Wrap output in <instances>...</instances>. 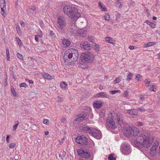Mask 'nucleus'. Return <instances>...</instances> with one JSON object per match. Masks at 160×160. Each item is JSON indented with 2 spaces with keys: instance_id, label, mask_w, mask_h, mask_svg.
Returning <instances> with one entry per match:
<instances>
[{
  "instance_id": "obj_4",
  "label": "nucleus",
  "mask_w": 160,
  "mask_h": 160,
  "mask_svg": "<svg viewBox=\"0 0 160 160\" xmlns=\"http://www.w3.org/2000/svg\"><path fill=\"white\" fill-rule=\"evenodd\" d=\"M81 61L83 63H90L93 61L94 56L92 53L87 51L82 52L81 55Z\"/></svg>"
},
{
  "instance_id": "obj_52",
  "label": "nucleus",
  "mask_w": 160,
  "mask_h": 160,
  "mask_svg": "<svg viewBox=\"0 0 160 160\" xmlns=\"http://www.w3.org/2000/svg\"><path fill=\"white\" fill-rule=\"evenodd\" d=\"M95 47L96 48L95 49L96 51H98L99 49V45L98 44H95Z\"/></svg>"
},
{
  "instance_id": "obj_41",
  "label": "nucleus",
  "mask_w": 160,
  "mask_h": 160,
  "mask_svg": "<svg viewBox=\"0 0 160 160\" xmlns=\"http://www.w3.org/2000/svg\"><path fill=\"white\" fill-rule=\"evenodd\" d=\"M17 40L18 45L19 46H21L22 44V42H21V40L18 38H17Z\"/></svg>"
},
{
  "instance_id": "obj_63",
  "label": "nucleus",
  "mask_w": 160,
  "mask_h": 160,
  "mask_svg": "<svg viewBox=\"0 0 160 160\" xmlns=\"http://www.w3.org/2000/svg\"><path fill=\"white\" fill-rule=\"evenodd\" d=\"M124 94L125 96L127 97L128 95V92L127 91H125L124 92Z\"/></svg>"
},
{
  "instance_id": "obj_26",
  "label": "nucleus",
  "mask_w": 160,
  "mask_h": 160,
  "mask_svg": "<svg viewBox=\"0 0 160 160\" xmlns=\"http://www.w3.org/2000/svg\"><path fill=\"white\" fill-rule=\"evenodd\" d=\"M105 39L107 42L111 43H113V40L112 38L107 37L105 38Z\"/></svg>"
},
{
  "instance_id": "obj_51",
  "label": "nucleus",
  "mask_w": 160,
  "mask_h": 160,
  "mask_svg": "<svg viewBox=\"0 0 160 160\" xmlns=\"http://www.w3.org/2000/svg\"><path fill=\"white\" fill-rule=\"evenodd\" d=\"M120 79L119 78H118V77L117 78H116V79L114 80V81H115V82H116V83H115L119 82H120Z\"/></svg>"
},
{
  "instance_id": "obj_22",
  "label": "nucleus",
  "mask_w": 160,
  "mask_h": 160,
  "mask_svg": "<svg viewBox=\"0 0 160 160\" xmlns=\"http://www.w3.org/2000/svg\"><path fill=\"white\" fill-rule=\"evenodd\" d=\"M42 75L43 77L45 79H52V77L48 73H43Z\"/></svg>"
},
{
  "instance_id": "obj_61",
  "label": "nucleus",
  "mask_w": 160,
  "mask_h": 160,
  "mask_svg": "<svg viewBox=\"0 0 160 160\" xmlns=\"http://www.w3.org/2000/svg\"><path fill=\"white\" fill-rule=\"evenodd\" d=\"M35 40L36 41H37V42L38 41V35H36V36H35Z\"/></svg>"
},
{
  "instance_id": "obj_55",
  "label": "nucleus",
  "mask_w": 160,
  "mask_h": 160,
  "mask_svg": "<svg viewBox=\"0 0 160 160\" xmlns=\"http://www.w3.org/2000/svg\"><path fill=\"white\" fill-rule=\"evenodd\" d=\"M138 110L141 112H144L145 111V110L144 108H138Z\"/></svg>"
},
{
  "instance_id": "obj_1",
  "label": "nucleus",
  "mask_w": 160,
  "mask_h": 160,
  "mask_svg": "<svg viewBox=\"0 0 160 160\" xmlns=\"http://www.w3.org/2000/svg\"><path fill=\"white\" fill-rule=\"evenodd\" d=\"M153 141L152 135L150 132L147 131L138 137L134 141V143L139 148H147L151 146Z\"/></svg>"
},
{
  "instance_id": "obj_5",
  "label": "nucleus",
  "mask_w": 160,
  "mask_h": 160,
  "mask_svg": "<svg viewBox=\"0 0 160 160\" xmlns=\"http://www.w3.org/2000/svg\"><path fill=\"white\" fill-rule=\"evenodd\" d=\"M121 149L122 153L125 155H129L131 152L130 146L126 142L122 144Z\"/></svg>"
},
{
  "instance_id": "obj_42",
  "label": "nucleus",
  "mask_w": 160,
  "mask_h": 160,
  "mask_svg": "<svg viewBox=\"0 0 160 160\" xmlns=\"http://www.w3.org/2000/svg\"><path fill=\"white\" fill-rule=\"evenodd\" d=\"M42 122L44 124L47 125L49 124V121L47 119H44L43 120Z\"/></svg>"
},
{
  "instance_id": "obj_44",
  "label": "nucleus",
  "mask_w": 160,
  "mask_h": 160,
  "mask_svg": "<svg viewBox=\"0 0 160 160\" xmlns=\"http://www.w3.org/2000/svg\"><path fill=\"white\" fill-rule=\"evenodd\" d=\"M18 124H19V123L18 122V121L17 123L13 126V131H15L16 130Z\"/></svg>"
},
{
  "instance_id": "obj_53",
  "label": "nucleus",
  "mask_w": 160,
  "mask_h": 160,
  "mask_svg": "<svg viewBox=\"0 0 160 160\" xmlns=\"http://www.w3.org/2000/svg\"><path fill=\"white\" fill-rule=\"evenodd\" d=\"M11 93L14 97H16L17 96L15 90L13 91L12 90V91H11Z\"/></svg>"
},
{
  "instance_id": "obj_10",
  "label": "nucleus",
  "mask_w": 160,
  "mask_h": 160,
  "mask_svg": "<svg viewBox=\"0 0 160 160\" xmlns=\"http://www.w3.org/2000/svg\"><path fill=\"white\" fill-rule=\"evenodd\" d=\"M158 145L159 143L157 141L153 143L149 151L151 156H154L156 154Z\"/></svg>"
},
{
  "instance_id": "obj_25",
  "label": "nucleus",
  "mask_w": 160,
  "mask_h": 160,
  "mask_svg": "<svg viewBox=\"0 0 160 160\" xmlns=\"http://www.w3.org/2000/svg\"><path fill=\"white\" fill-rule=\"evenodd\" d=\"M132 136H136L138 135L139 133V130L137 128H134Z\"/></svg>"
},
{
  "instance_id": "obj_34",
  "label": "nucleus",
  "mask_w": 160,
  "mask_h": 160,
  "mask_svg": "<svg viewBox=\"0 0 160 160\" xmlns=\"http://www.w3.org/2000/svg\"><path fill=\"white\" fill-rule=\"evenodd\" d=\"M75 141L76 143L80 144V135L77 136V138H75Z\"/></svg>"
},
{
  "instance_id": "obj_47",
  "label": "nucleus",
  "mask_w": 160,
  "mask_h": 160,
  "mask_svg": "<svg viewBox=\"0 0 160 160\" xmlns=\"http://www.w3.org/2000/svg\"><path fill=\"white\" fill-rule=\"evenodd\" d=\"M15 145L16 144L15 143H12L10 144L9 146V148H12L15 146Z\"/></svg>"
},
{
  "instance_id": "obj_58",
  "label": "nucleus",
  "mask_w": 160,
  "mask_h": 160,
  "mask_svg": "<svg viewBox=\"0 0 160 160\" xmlns=\"http://www.w3.org/2000/svg\"><path fill=\"white\" fill-rule=\"evenodd\" d=\"M7 78H6V80H5L4 82L3 83V85L5 87H6L7 86Z\"/></svg>"
},
{
  "instance_id": "obj_24",
  "label": "nucleus",
  "mask_w": 160,
  "mask_h": 160,
  "mask_svg": "<svg viewBox=\"0 0 160 160\" xmlns=\"http://www.w3.org/2000/svg\"><path fill=\"white\" fill-rule=\"evenodd\" d=\"M66 152L64 151H63V152H62L60 153H59V157L61 159H63L66 156Z\"/></svg>"
},
{
  "instance_id": "obj_56",
  "label": "nucleus",
  "mask_w": 160,
  "mask_h": 160,
  "mask_svg": "<svg viewBox=\"0 0 160 160\" xmlns=\"http://www.w3.org/2000/svg\"><path fill=\"white\" fill-rule=\"evenodd\" d=\"M20 24L22 27H24L26 25L25 23L22 21L21 22Z\"/></svg>"
},
{
  "instance_id": "obj_38",
  "label": "nucleus",
  "mask_w": 160,
  "mask_h": 160,
  "mask_svg": "<svg viewBox=\"0 0 160 160\" xmlns=\"http://www.w3.org/2000/svg\"><path fill=\"white\" fill-rule=\"evenodd\" d=\"M120 92V90H113V91H110L109 93L112 94H115L116 92Z\"/></svg>"
},
{
  "instance_id": "obj_8",
  "label": "nucleus",
  "mask_w": 160,
  "mask_h": 160,
  "mask_svg": "<svg viewBox=\"0 0 160 160\" xmlns=\"http://www.w3.org/2000/svg\"><path fill=\"white\" fill-rule=\"evenodd\" d=\"M58 19L57 22L58 25L57 26L59 28L62 29L66 25L65 18L63 17L60 16L58 17Z\"/></svg>"
},
{
  "instance_id": "obj_30",
  "label": "nucleus",
  "mask_w": 160,
  "mask_h": 160,
  "mask_svg": "<svg viewBox=\"0 0 160 160\" xmlns=\"http://www.w3.org/2000/svg\"><path fill=\"white\" fill-rule=\"evenodd\" d=\"M133 76V75L132 73L129 72L127 76V80H131L132 78V77Z\"/></svg>"
},
{
  "instance_id": "obj_18",
  "label": "nucleus",
  "mask_w": 160,
  "mask_h": 160,
  "mask_svg": "<svg viewBox=\"0 0 160 160\" xmlns=\"http://www.w3.org/2000/svg\"><path fill=\"white\" fill-rule=\"evenodd\" d=\"M95 97H101L102 98H107L108 95L106 94L103 92H102L98 93L95 95Z\"/></svg>"
},
{
  "instance_id": "obj_17",
  "label": "nucleus",
  "mask_w": 160,
  "mask_h": 160,
  "mask_svg": "<svg viewBox=\"0 0 160 160\" xmlns=\"http://www.w3.org/2000/svg\"><path fill=\"white\" fill-rule=\"evenodd\" d=\"M102 102L101 101L97 100L94 102L93 105L95 108H100L102 106Z\"/></svg>"
},
{
  "instance_id": "obj_27",
  "label": "nucleus",
  "mask_w": 160,
  "mask_h": 160,
  "mask_svg": "<svg viewBox=\"0 0 160 160\" xmlns=\"http://www.w3.org/2000/svg\"><path fill=\"white\" fill-rule=\"evenodd\" d=\"M146 23L148 25H150L152 28H155L156 27V25L152 22L148 21H146Z\"/></svg>"
},
{
  "instance_id": "obj_7",
  "label": "nucleus",
  "mask_w": 160,
  "mask_h": 160,
  "mask_svg": "<svg viewBox=\"0 0 160 160\" xmlns=\"http://www.w3.org/2000/svg\"><path fill=\"white\" fill-rule=\"evenodd\" d=\"M106 123L108 128L113 129L116 128L115 122L111 117H108L106 120Z\"/></svg>"
},
{
  "instance_id": "obj_32",
  "label": "nucleus",
  "mask_w": 160,
  "mask_h": 160,
  "mask_svg": "<svg viewBox=\"0 0 160 160\" xmlns=\"http://www.w3.org/2000/svg\"><path fill=\"white\" fill-rule=\"evenodd\" d=\"M3 2L1 3V8H6V4L5 0H2Z\"/></svg>"
},
{
  "instance_id": "obj_28",
  "label": "nucleus",
  "mask_w": 160,
  "mask_h": 160,
  "mask_svg": "<svg viewBox=\"0 0 160 160\" xmlns=\"http://www.w3.org/2000/svg\"><path fill=\"white\" fill-rule=\"evenodd\" d=\"M60 85L62 88L64 89L67 86V84L65 82H61Z\"/></svg>"
},
{
  "instance_id": "obj_64",
  "label": "nucleus",
  "mask_w": 160,
  "mask_h": 160,
  "mask_svg": "<svg viewBox=\"0 0 160 160\" xmlns=\"http://www.w3.org/2000/svg\"><path fill=\"white\" fill-rule=\"evenodd\" d=\"M36 7L35 6H33L32 8H31V9L33 11H34L36 10Z\"/></svg>"
},
{
  "instance_id": "obj_49",
  "label": "nucleus",
  "mask_w": 160,
  "mask_h": 160,
  "mask_svg": "<svg viewBox=\"0 0 160 160\" xmlns=\"http://www.w3.org/2000/svg\"><path fill=\"white\" fill-rule=\"evenodd\" d=\"M142 77V75L140 74H137L136 75V77L135 78L137 79L138 81H140L139 79L141 78Z\"/></svg>"
},
{
  "instance_id": "obj_6",
  "label": "nucleus",
  "mask_w": 160,
  "mask_h": 160,
  "mask_svg": "<svg viewBox=\"0 0 160 160\" xmlns=\"http://www.w3.org/2000/svg\"><path fill=\"white\" fill-rule=\"evenodd\" d=\"M91 132L90 134H91L92 136L97 139H100L101 138V133L99 130L93 128H91Z\"/></svg>"
},
{
  "instance_id": "obj_43",
  "label": "nucleus",
  "mask_w": 160,
  "mask_h": 160,
  "mask_svg": "<svg viewBox=\"0 0 160 160\" xmlns=\"http://www.w3.org/2000/svg\"><path fill=\"white\" fill-rule=\"evenodd\" d=\"M17 56L21 60L23 59V57L22 55L20 54L19 53H17Z\"/></svg>"
},
{
  "instance_id": "obj_54",
  "label": "nucleus",
  "mask_w": 160,
  "mask_h": 160,
  "mask_svg": "<svg viewBox=\"0 0 160 160\" xmlns=\"http://www.w3.org/2000/svg\"><path fill=\"white\" fill-rule=\"evenodd\" d=\"M18 156H15L13 158H10V160H18Z\"/></svg>"
},
{
  "instance_id": "obj_36",
  "label": "nucleus",
  "mask_w": 160,
  "mask_h": 160,
  "mask_svg": "<svg viewBox=\"0 0 160 160\" xmlns=\"http://www.w3.org/2000/svg\"><path fill=\"white\" fill-rule=\"evenodd\" d=\"M116 158L111 154H110L108 157L109 160H116Z\"/></svg>"
},
{
  "instance_id": "obj_40",
  "label": "nucleus",
  "mask_w": 160,
  "mask_h": 160,
  "mask_svg": "<svg viewBox=\"0 0 160 160\" xmlns=\"http://www.w3.org/2000/svg\"><path fill=\"white\" fill-rule=\"evenodd\" d=\"M19 86L20 87H24L25 88L28 87V85L26 84V83L24 82L20 84Z\"/></svg>"
},
{
  "instance_id": "obj_46",
  "label": "nucleus",
  "mask_w": 160,
  "mask_h": 160,
  "mask_svg": "<svg viewBox=\"0 0 160 160\" xmlns=\"http://www.w3.org/2000/svg\"><path fill=\"white\" fill-rule=\"evenodd\" d=\"M99 115L100 116L102 117L103 118L104 116V110H102V111H101L100 113H99Z\"/></svg>"
},
{
  "instance_id": "obj_21",
  "label": "nucleus",
  "mask_w": 160,
  "mask_h": 160,
  "mask_svg": "<svg viewBox=\"0 0 160 160\" xmlns=\"http://www.w3.org/2000/svg\"><path fill=\"white\" fill-rule=\"evenodd\" d=\"M128 112L131 115H136L137 114V111L136 109H130L128 110Z\"/></svg>"
},
{
  "instance_id": "obj_29",
  "label": "nucleus",
  "mask_w": 160,
  "mask_h": 160,
  "mask_svg": "<svg viewBox=\"0 0 160 160\" xmlns=\"http://www.w3.org/2000/svg\"><path fill=\"white\" fill-rule=\"evenodd\" d=\"M1 14L3 17H5V16L6 15V14L5 13L6 8L4 9L3 8H1Z\"/></svg>"
},
{
  "instance_id": "obj_62",
  "label": "nucleus",
  "mask_w": 160,
  "mask_h": 160,
  "mask_svg": "<svg viewBox=\"0 0 160 160\" xmlns=\"http://www.w3.org/2000/svg\"><path fill=\"white\" fill-rule=\"evenodd\" d=\"M98 6L100 7L101 8L102 7V4L101 2H98Z\"/></svg>"
},
{
  "instance_id": "obj_3",
  "label": "nucleus",
  "mask_w": 160,
  "mask_h": 160,
  "mask_svg": "<svg viewBox=\"0 0 160 160\" xmlns=\"http://www.w3.org/2000/svg\"><path fill=\"white\" fill-rule=\"evenodd\" d=\"M78 54L77 49L71 48L67 50L64 55V59L65 62H67L68 58L69 59L72 58L73 57V62L77 61Z\"/></svg>"
},
{
  "instance_id": "obj_39",
  "label": "nucleus",
  "mask_w": 160,
  "mask_h": 160,
  "mask_svg": "<svg viewBox=\"0 0 160 160\" xmlns=\"http://www.w3.org/2000/svg\"><path fill=\"white\" fill-rule=\"evenodd\" d=\"M88 39L89 41L92 42H94V40L93 39V37L92 36H89L88 37Z\"/></svg>"
},
{
  "instance_id": "obj_20",
  "label": "nucleus",
  "mask_w": 160,
  "mask_h": 160,
  "mask_svg": "<svg viewBox=\"0 0 160 160\" xmlns=\"http://www.w3.org/2000/svg\"><path fill=\"white\" fill-rule=\"evenodd\" d=\"M62 42L65 47L69 46L71 43L70 41L68 40L64 39Z\"/></svg>"
},
{
  "instance_id": "obj_57",
  "label": "nucleus",
  "mask_w": 160,
  "mask_h": 160,
  "mask_svg": "<svg viewBox=\"0 0 160 160\" xmlns=\"http://www.w3.org/2000/svg\"><path fill=\"white\" fill-rule=\"evenodd\" d=\"M120 15H121V14L119 13H118L116 15V19L117 20L118 18H119L120 16Z\"/></svg>"
},
{
  "instance_id": "obj_9",
  "label": "nucleus",
  "mask_w": 160,
  "mask_h": 160,
  "mask_svg": "<svg viewBox=\"0 0 160 160\" xmlns=\"http://www.w3.org/2000/svg\"><path fill=\"white\" fill-rule=\"evenodd\" d=\"M91 128H89L85 124H81V134L85 135L87 133H90Z\"/></svg>"
},
{
  "instance_id": "obj_59",
  "label": "nucleus",
  "mask_w": 160,
  "mask_h": 160,
  "mask_svg": "<svg viewBox=\"0 0 160 160\" xmlns=\"http://www.w3.org/2000/svg\"><path fill=\"white\" fill-rule=\"evenodd\" d=\"M9 139H10L9 136L8 135H7V136L6 138V140L7 141V142H9Z\"/></svg>"
},
{
  "instance_id": "obj_35",
  "label": "nucleus",
  "mask_w": 160,
  "mask_h": 160,
  "mask_svg": "<svg viewBox=\"0 0 160 160\" xmlns=\"http://www.w3.org/2000/svg\"><path fill=\"white\" fill-rule=\"evenodd\" d=\"M16 30L17 33L18 34H21V31L20 30V26L19 25H17L16 26Z\"/></svg>"
},
{
  "instance_id": "obj_31",
  "label": "nucleus",
  "mask_w": 160,
  "mask_h": 160,
  "mask_svg": "<svg viewBox=\"0 0 160 160\" xmlns=\"http://www.w3.org/2000/svg\"><path fill=\"white\" fill-rule=\"evenodd\" d=\"M122 0H117L116 1V7L118 8H120L122 5L121 2V1Z\"/></svg>"
},
{
  "instance_id": "obj_33",
  "label": "nucleus",
  "mask_w": 160,
  "mask_h": 160,
  "mask_svg": "<svg viewBox=\"0 0 160 160\" xmlns=\"http://www.w3.org/2000/svg\"><path fill=\"white\" fill-rule=\"evenodd\" d=\"M49 35L52 37V38H55V33L53 31L50 30L49 32Z\"/></svg>"
},
{
  "instance_id": "obj_16",
  "label": "nucleus",
  "mask_w": 160,
  "mask_h": 160,
  "mask_svg": "<svg viewBox=\"0 0 160 160\" xmlns=\"http://www.w3.org/2000/svg\"><path fill=\"white\" fill-rule=\"evenodd\" d=\"M117 119L118 123L122 126L123 124V115L120 113L118 114L117 115Z\"/></svg>"
},
{
  "instance_id": "obj_48",
  "label": "nucleus",
  "mask_w": 160,
  "mask_h": 160,
  "mask_svg": "<svg viewBox=\"0 0 160 160\" xmlns=\"http://www.w3.org/2000/svg\"><path fill=\"white\" fill-rule=\"evenodd\" d=\"M150 90L151 91H152L153 92H155L156 91V88H155V86L154 85H152V87L150 88Z\"/></svg>"
},
{
  "instance_id": "obj_14",
  "label": "nucleus",
  "mask_w": 160,
  "mask_h": 160,
  "mask_svg": "<svg viewBox=\"0 0 160 160\" xmlns=\"http://www.w3.org/2000/svg\"><path fill=\"white\" fill-rule=\"evenodd\" d=\"M81 48L82 49L88 50H90L91 47L88 42H84L81 43Z\"/></svg>"
},
{
  "instance_id": "obj_45",
  "label": "nucleus",
  "mask_w": 160,
  "mask_h": 160,
  "mask_svg": "<svg viewBox=\"0 0 160 160\" xmlns=\"http://www.w3.org/2000/svg\"><path fill=\"white\" fill-rule=\"evenodd\" d=\"M104 18L105 20H108L110 18V16L108 14H107L104 16Z\"/></svg>"
},
{
  "instance_id": "obj_60",
  "label": "nucleus",
  "mask_w": 160,
  "mask_h": 160,
  "mask_svg": "<svg viewBox=\"0 0 160 160\" xmlns=\"http://www.w3.org/2000/svg\"><path fill=\"white\" fill-rule=\"evenodd\" d=\"M66 119L65 118H62L61 120V121L62 122L64 123L65 121H66Z\"/></svg>"
},
{
  "instance_id": "obj_11",
  "label": "nucleus",
  "mask_w": 160,
  "mask_h": 160,
  "mask_svg": "<svg viewBox=\"0 0 160 160\" xmlns=\"http://www.w3.org/2000/svg\"><path fill=\"white\" fill-rule=\"evenodd\" d=\"M88 143L87 136L81 134V148H85L88 145Z\"/></svg>"
},
{
  "instance_id": "obj_50",
  "label": "nucleus",
  "mask_w": 160,
  "mask_h": 160,
  "mask_svg": "<svg viewBox=\"0 0 160 160\" xmlns=\"http://www.w3.org/2000/svg\"><path fill=\"white\" fill-rule=\"evenodd\" d=\"M6 53L7 54V57L10 56L8 48H6Z\"/></svg>"
},
{
  "instance_id": "obj_19",
  "label": "nucleus",
  "mask_w": 160,
  "mask_h": 160,
  "mask_svg": "<svg viewBox=\"0 0 160 160\" xmlns=\"http://www.w3.org/2000/svg\"><path fill=\"white\" fill-rule=\"evenodd\" d=\"M88 118V113L84 112L81 113V122L82 120L87 119Z\"/></svg>"
},
{
  "instance_id": "obj_23",
  "label": "nucleus",
  "mask_w": 160,
  "mask_h": 160,
  "mask_svg": "<svg viewBox=\"0 0 160 160\" xmlns=\"http://www.w3.org/2000/svg\"><path fill=\"white\" fill-rule=\"evenodd\" d=\"M87 32L84 28L81 29V36L83 38L85 37L87 34Z\"/></svg>"
},
{
  "instance_id": "obj_12",
  "label": "nucleus",
  "mask_w": 160,
  "mask_h": 160,
  "mask_svg": "<svg viewBox=\"0 0 160 160\" xmlns=\"http://www.w3.org/2000/svg\"><path fill=\"white\" fill-rule=\"evenodd\" d=\"M90 156V152L86 150H84L81 148V157L87 158Z\"/></svg>"
},
{
  "instance_id": "obj_37",
  "label": "nucleus",
  "mask_w": 160,
  "mask_h": 160,
  "mask_svg": "<svg viewBox=\"0 0 160 160\" xmlns=\"http://www.w3.org/2000/svg\"><path fill=\"white\" fill-rule=\"evenodd\" d=\"M155 44V42H149L147 43V47H150Z\"/></svg>"
},
{
  "instance_id": "obj_15",
  "label": "nucleus",
  "mask_w": 160,
  "mask_h": 160,
  "mask_svg": "<svg viewBox=\"0 0 160 160\" xmlns=\"http://www.w3.org/2000/svg\"><path fill=\"white\" fill-rule=\"evenodd\" d=\"M133 129L128 128H126L124 132V134L127 137L132 136L133 135Z\"/></svg>"
},
{
  "instance_id": "obj_13",
  "label": "nucleus",
  "mask_w": 160,
  "mask_h": 160,
  "mask_svg": "<svg viewBox=\"0 0 160 160\" xmlns=\"http://www.w3.org/2000/svg\"><path fill=\"white\" fill-rule=\"evenodd\" d=\"M80 120V114H78L77 116L75 119L73 120L72 126H73L76 127L80 129V127H79Z\"/></svg>"
},
{
  "instance_id": "obj_2",
  "label": "nucleus",
  "mask_w": 160,
  "mask_h": 160,
  "mask_svg": "<svg viewBox=\"0 0 160 160\" xmlns=\"http://www.w3.org/2000/svg\"><path fill=\"white\" fill-rule=\"evenodd\" d=\"M64 13L69 18L76 20L80 17L78 9L74 6L66 5L63 8Z\"/></svg>"
}]
</instances>
